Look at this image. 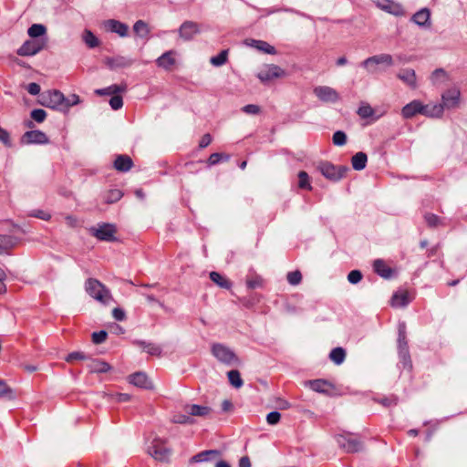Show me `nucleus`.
Returning a JSON list of instances; mask_svg holds the SVG:
<instances>
[{
  "label": "nucleus",
  "instance_id": "1",
  "mask_svg": "<svg viewBox=\"0 0 467 467\" xmlns=\"http://www.w3.org/2000/svg\"><path fill=\"white\" fill-rule=\"evenodd\" d=\"M86 292L104 306L115 302L109 289L96 278H88L85 283Z\"/></svg>",
  "mask_w": 467,
  "mask_h": 467
},
{
  "label": "nucleus",
  "instance_id": "2",
  "mask_svg": "<svg viewBox=\"0 0 467 467\" xmlns=\"http://www.w3.org/2000/svg\"><path fill=\"white\" fill-rule=\"evenodd\" d=\"M317 169L326 179L332 182L340 181L341 179L345 178L347 173L349 171V168L348 166H337L327 161H320L317 164Z\"/></svg>",
  "mask_w": 467,
  "mask_h": 467
},
{
  "label": "nucleus",
  "instance_id": "3",
  "mask_svg": "<svg viewBox=\"0 0 467 467\" xmlns=\"http://www.w3.org/2000/svg\"><path fill=\"white\" fill-rule=\"evenodd\" d=\"M212 354L222 363L232 366L240 365L241 360L235 353L227 346L221 343H214L212 346Z\"/></svg>",
  "mask_w": 467,
  "mask_h": 467
},
{
  "label": "nucleus",
  "instance_id": "4",
  "mask_svg": "<svg viewBox=\"0 0 467 467\" xmlns=\"http://www.w3.org/2000/svg\"><path fill=\"white\" fill-rule=\"evenodd\" d=\"M89 234L97 239L104 242H115L117 238L115 234L117 228L112 223H104L99 225V227H90Z\"/></svg>",
  "mask_w": 467,
  "mask_h": 467
},
{
  "label": "nucleus",
  "instance_id": "5",
  "mask_svg": "<svg viewBox=\"0 0 467 467\" xmlns=\"http://www.w3.org/2000/svg\"><path fill=\"white\" fill-rule=\"evenodd\" d=\"M337 443L347 453H355L363 450V442L358 439L351 437V434L337 435L336 437Z\"/></svg>",
  "mask_w": 467,
  "mask_h": 467
},
{
  "label": "nucleus",
  "instance_id": "6",
  "mask_svg": "<svg viewBox=\"0 0 467 467\" xmlns=\"http://www.w3.org/2000/svg\"><path fill=\"white\" fill-rule=\"evenodd\" d=\"M65 100L66 97L61 91L53 89L48 90L43 95V101L41 104L47 108L62 111V106L63 103H65Z\"/></svg>",
  "mask_w": 467,
  "mask_h": 467
},
{
  "label": "nucleus",
  "instance_id": "7",
  "mask_svg": "<svg viewBox=\"0 0 467 467\" xmlns=\"http://www.w3.org/2000/svg\"><path fill=\"white\" fill-rule=\"evenodd\" d=\"M163 442L164 441L161 439H155L151 445L148 448V453L156 461L168 462L171 454V450L163 447Z\"/></svg>",
  "mask_w": 467,
  "mask_h": 467
},
{
  "label": "nucleus",
  "instance_id": "8",
  "mask_svg": "<svg viewBox=\"0 0 467 467\" xmlns=\"http://www.w3.org/2000/svg\"><path fill=\"white\" fill-rule=\"evenodd\" d=\"M286 76L285 71L281 68L279 66L271 64L266 67L265 69L261 70L257 74V78L261 80L263 83H267L271 81L274 78H280Z\"/></svg>",
  "mask_w": 467,
  "mask_h": 467
},
{
  "label": "nucleus",
  "instance_id": "9",
  "mask_svg": "<svg viewBox=\"0 0 467 467\" xmlns=\"http://www.w3.org/2000/svg\"><path fill=\"white\" fill-rule=\"evenodd\" d=\"M48 142L47 134L39 130L26 131L21 137L22 144H47Z\"/></svg>",
  "mask_w": 467,
  "mask_h": 467
},
{
  "label": "nucleus",
  "instance_id": "10",
  "mask_svg": "<svg viewBox=\"0 0 467 467\" xmlns=\"http://www.w3.org/2000/svg\"><path fill=\"white\" fill-rule=\"evenodd\" d=\"M314 94L319 100L326 103H335L339 99V95L336 89L327 86H318L314 88Z\"/></svg>",
  "mask_w": 467,
  "mask_h": 467
},
{
  "label": "nucleus",
  "instance_id": "11",
  "mask_svg": "<svg viewBox=\"0 0 467 467\" xmlns=\"http://www.w3.org/2000/svg\"><path fill=\"white\" fill-rule=\"evenodd\" d=\"M45 47V42L40 40H26L18 49L17 55L21 57L34 56Z\"/></svg>",
  "mask_w": 467,
  "mask_h": 467
},
{
  "label": "nucleus",
  "instance_id": "12",
  "mask_svg": "<svg viewBox=\"0 0 467 467\" xmlns=\"http://www.w3.org/2000/svg\"><path fill=\"white\" fill-rule=\"evenodd\" d=\"M133 63V59L124 56L107 57L104 59V64L111 70L130 67Z\"/></svg>",
  "mask_w": 467,
  "mask_h": 467
},
{
  "label": "nucleus",
  "instance_id": "13",
  "mask_svg": "<svg viewBox=\"0 0 467 467\" xmlns=\"http://www.w3.org/2000/svg\"><path fill=\"white\" fill-rule=\"evenodd\" d=\"M200 33L199 25L193 21H185L179 28V36L184 41H190Z\"/></svg>",
  "mask_w": 467,
  "mask_h": 467
},
{
  "label": "nucleus",
  "instance_id": "14",
  "mask_svg": "<svg viewBox=\"0 0 467 467\" xmlns=\"http://www.w3.org/2000/svg\"><path fill=\"white\" fill-rule=\"evenodd\" d=\"M460 96L461 92L458 88L448 89L441 96L442 103L441 105H443V109L456 108L460 103Z\"/></svg>",
  "mask_w": 467,
  "mask_h": 467
},
{
  "label": "nucleus",
  "instance_id": "15",
  "mask_svg": "<svg viewBox=\"0 0 467 467\" xmlns=\"http://www.w3.org/2000/svg\"><path fill=\"white\" fill-rule=\"evenodd\" d=\"M87 368L89 373L92 374H101L109 372L112 369V367L108 362L101 360L99 358H88V363L87 364Z\"/></svg>",
  "mask_w": 467,
  "mask_h": 467
},
{
  "label": "nucleus",
  "instance_id": "16",
  "mask_svg": "<svg viewBox=\"0 0 467 467\" xmlns=\"http://www.w3.org/2000/svg\"><path fill=\"white\" fill-rule=\"evenodd\" d=\"M379 64H385L387 66H392L393 65V58L389 54H380L377 56L370 57L367 59H365L362 62V65L368 68L369 71L374 72L373 69L370 68L371 66H376Z\"/></svg>",
  "mask_w": 467,
  "mask_h": 467
},
{
  "label": "nucleus",
  "instance_id": "17",
  "mask_svg": "<svg viewBox=\"0 0 467 467\" xmlns=\"http://www.w3.org/2000/svg\"><path fill=\"white\" fill-rule=\"evenodd\" d=\"M129 382L133 384L136 387L145 389H152L153 384L149 379L146 373L139 371L135 372L129 376Z\"/></svg>",
  "mask_w": 467,
  "mask_h": 467
},
{
  "label": "nucleus",
  "instance_id": "18",
  "mask_svg": "<svg viewBox=\"0 0 467 467\" xmlns=\"http://www.w3.org/2000/svg\"><path fill=\"white\" fill-rule=\"evenodd\" d=\"M183 410L185 413L192 416H197V417H207L209 416L213 410L211 407L208 406H202L198 404H186L183 407Z\"/></svg>",
  "mask_w": 467,
  "mask_h": 467
},
{
  "label": "nucleus",
  "instance_id": "19",
  "mask_svg": "<svg viewBox=\"0 0 467 467\" xmlns=\"http://www.w3.org/2000/svg\"><path fill=\"white\" fill-rule=\"evenodd\" d=\"M423 109V104L420 100L415 99L402 108L401 114L404 119H411L417 114H421Z\"/></svg>",
  "mask_w": 467,
  "mask_h": 467
},
{
  "label": "nucleus",
  "instance_id": "20",
  "mask_svg": "<svg viewBox=\"0 0 467 467\" xmlns=\"http://www.w3.org/2000/svg\"><path fill=\"white\" fill-rule=\"evenodd\" d=\"M244 43L247 46L254 47L257 50H259L263 53H265V54L275 55L277 53V51L274 46L270 45L269 43H267L266 41H264V40H255V39L248 38V39L244 40Z\"/></svg>",
  "mask_w": 467,
  "mask_h": 467
},
{
  "label": "nucleus",
  "instance_id": "21",
  "mask_svg": "<svg viewBox=\"0 0 467 467\" xmlns=\"http://www.w3.org/2000/svg\"><path fill=\"white\" fill-rule=\"evenodd\" d=\"M104 25L107 30L118 34L121 37L128 35L129 26L120 21L109 19L105 21Z\"/></svg>",
  "mask_w": 467,
  "mask_h": 467
},
{
  "label": "nucleus",
  "instance_id": "22",
  "mask_svg": "<svg viewBox=\"0 0 467 467\" xmlns=\"http://www.w3.org/2000/svg\"><path fill=\"white\" fill-rule=\"evenodd\" d=\"M133 165L134 163L132 159L126 154L118 155L113 162L114 169L120 172L129 171Z\"/></svg>",
  "mask_w": 467,
  "mask_h": 467
},
{
  "label": "nucleus",
  "instance_id": "23",
  "mask_svg": "<svg viewBox=\"0 0 467 467\" xmlns=\"http://www.w3.org/2000/svg\"><path fill=\"white\" fill-rule=\"evenodd\" d=\"M175 54L176 52L174 50H169L165 52L160 57L157 58V66L164 68L165 70H171L176 62L174 58Z\"/></svg>",
  "mask_w": 467,
  "mask_h": 467
},
{
  "label": "nucleus",
  "instance_id": "24",
  "mask_svg": "<svg viewBox=\"0 0 467 467\" xmlns=\"http://www.w3.org/2000/svg\"><path fill=\"white\" fill-rule=\"evenodd\" d=\"M220 455L221 451L218 450H206L193 455L189 460V462L192 464L197 462H208L213 458L219 457Z\"/></svg>",
  "mask_w": 467,
  "mask_h": 467
},
{
  "label": "nucleus",
  "instance_id": "25",
  "mask_svg": "<svg viewBox=\"0 0 467 467\" xmlns=\"http://www.w3.org/2000/svg\"><path fill=\"white\" fill-rule=\"evenodd\" d=\"M311 389L319 393H328V391L334 389V386L325 379H314L307 382Z\"/></svg>",
  "mask_w": 467,
  "mask_h": 467
},
{
  "label": "nucleus",
  "instance_id": "26",
  "mask_svg": "<svg viewBox=\"0 0 467 467\" xmlns=\"http://www.w3.org/2000/svg\"><path fill=\"white\" fill-rule=\"evenodd\" d=\"M133 344L140 347L144 351L151 356L160 357L161 355V348L154 343L143 340H135Z\"/></svg>",
  "mask_w": 467,
  "mask_h": 467
},
{
  "label": "nucleus",
  "instance_id": "27",
  "mask_svg": "<svg viewBox=\"0 0 467 467\" xmlns=\"http://www.w3.org/2000/svg\"><path fill=\"white\" fill-rule=\"evenodd\" d=\"M374 271L383 278H390L393 274V270L386 265L382 259H377L373 263Z\"/></svg>",
  "mask_w": 467,
  "mask_h": 467
},
{
  "label": "nucleus",
  "instance_id": "28",
  "mask_svg": "<svg viewBox=\"0 0 467 467\" xmlns=\"http://www.w3.org/2000/svg\"><path fill=\"white\" fill-rule=\"evenodd\" d=\"M18 239L13 235L0 234V254L15 247Z\"/></svg>",
  "mask_w": 467,
  "mask_h": 467
},
{
  "label": "nucleus",
  "instance_id": "29",
  "mask_svg": "<svg viewBox=\"0 0 467 467\" xmlns=\"http://www.w3.org/2000/svg\"><path fill=\"white\" fill-rule=\"evenodd\" d=\"M430 11L427 8H423L420 11H418L416 14L412 16V21L420 26H429L431 25L430 23Z\"/></svg>",
  "mask_w": 467,
  "mask_h": 467
},
{
  "label": "nucleus",
  "instance_id": "30",
  "mask_svg": "<svg viewBox=\"0 0 467 467\" xmlns=\"http://www.w3.org/2000/svg\"><path fill=\"white\" fill-rule=\"evenodd\" d=\"M368 156L363 151H358L351 158V164L354 170L362 171L366 168Z\"/></svg>",
  "mask_w": 467,
  "mask_h": 467
},
{
  "label": "nucleus",
  "instance_id": "31",
  "mask_svg": "<svg viewBox=\"0 0 467 467\" xmlns=\"http://www.w3.org/2000/svg\"><path fill=\"white\" fill-rule=\"evenodd\" d=\"M210 279L216 284L219 287L224 289H231L233 284L227 279L225 276L222 275L220 273L213 271L210 273Z\"/></svg>",
  "mask_w": 467,
  "mask_h": 467
},
{
  "label": "nucleus",
  "instance_id": "32",
  "mask_svg": "<svg viewBox=\"0 0 467 467\" xmlns=\"http://www.w3.org/2000/svg\"><path fill=\"white\" fill-rule=\"evenodd\" d=\"M424 109L421 111V114L430 117V118H439L443 113V105H423Z\"/></svg>",
  "mask_w": 467,
  "mask_h": 467
},
{
  "label": "nucleus",
  "instance_id": "33",
  "mask_svg": "<svg viewBox=\"0 0 467 467\" xmlns=\"http://www.w3.org/2000/svg\"><path fill=\"white\" fill-rule=\"evenodd\" d=\"M127 86L124 85H111L105 88L96 89L95 93L99 96L114 95L126 91Z\"/></svg>",
  "mask_w": 467,
  "mask_h": 467
},
{
  "label": "nucleus",
  "instance_id": "34",
  "mask_svg": "<svg viewBox=\"0 0 467 467\" xmlns=\"http://www.w3.org/2000/svg\"><path fill=\"white\" fill-rule=\"evenodd\" d=\"M398 350H409L408 341L406 338V326L404 323L399 325L398 328Z\"/></svg>",
  "mask_w": 467,
  "mask_h": 467
},
{
  "label": "nucleus",
  "instance_id": "35",
  "mask_svg": "<svg viewBox=\"0 0 467 467\" xmlns=\"http://www.w3.org/2000/svg\"><path fill=\"white\" fill-rule=\"evenodd\" d=\"M398 78L404 81L407 85L411 88L416 87V75L415 71L410 68L404 69L398 74Z\"/></svg>",
  "mask_w": 467,
  "mask_h": 467
},
{
  "label": "nucleus",
  "instance_id": "36",
  "mask_svg": "<svg viewBox=\"0 0 467 467\" xmlns=\"http://www.w3.org/2000/svg\"><path fill=\"white\" fill-rule=\"evenodd\" d=\"M329 358L337 365H340L346 358V351L341 347H337L329 353Z\"/></svg>",
  "mask_w": 467,
  "mask_h": 467
},
{
  "label": "nucleus",
  "instance_id": "37",
  "mask_svg": "<svg viewBox=\"0 0 467 467\" xmlns=\"http://www.w3.org/2000/svg\"><path fill=\"white\" fill-rule=\"evenodd\" d=\"M82 38L89 48H94L99 45V38L88 29L84 30Z\"/></svg>",
  "mask_w": 467,
  "mask_h": 467
},
{
  "label": "nucleus",
  "instance_id": "38",
  "mask_svg": "<svg viewBox=\"0 0 467 467\" xmlns=\"http://www.w3.org/2000/svg\"><path fill=\"white\" fill-rule=\"evenodd\" d=\"M123 196V192L119 189H112L108 191L104 195V201L108 204L114 203L119 201Z\"/></svg>",
  "mask_w": 467,
  "mask_h": 467
},
{
  "label": "nucleus",
  "instance_id": "39",
  "mask_svg": "<svg viewBox=\"0 0 467 467\" xmlns=\"http://www.w3.org/2000/svg\"><path fill=\"white\" fill-rule=\"evenodd\" d=\"M298 177V188L302 190L311 191L312 186L310 183V177L305 171H300L297 174Z\"/></svg>",
  "mask_w": 467,
  "mask_h": 467
},
{
  "label": "nucleus",
  "instance_id": "40",
  "mask_svg": "<svg viewBox=\"0 0 467 467\" xmlns=\"http://www.w3.org/2000/svg\"><path fill=\"white\" fill-rule=\"evenodd\" d=\"M47 27L42 24H33L27 30V34L32 38H36L46 35Z\"/></svg>",
  "mask_w": 467,
  "mask_h": 467
},
{
  "label": "nucleus",
  "instance_id": "41",
  "mask_svg": "<svg viewBox=\"0 0 467 467\" xmlns=\"http://www.w3.org/2000/svg\"><path fill=\"white\" fill-rule=\"evenodd\" d=\"M133 31L140 37H146L150 34V28L143 20H138L134 24Z\"/></svg>",
  "mask_w": 467,
  "mask_h": 467
},
{
  "label": "nucleus",
  "instance_id": "42",
  "mask_svg": "<svg viewBox=\"0 0 467 467\" xmlns=\"http://www.w3.org/2000/svg\"><path fill=\"white\" fill-rule=\"evenodd\" d=\"M227 376H228L229 382L234 388L239 389L243 386L244 382H243V379H241V374L238 370H236V369L230 370L227 373Z\"/></svg>",
  "mask_w": 467,
  "mask_h": 467
},
{
  "label": "nucleus",
  "instance_id": "43",
  "mask_svg": "<svg viewBox=\"0 0 467 467\" xmlns=\"http://www.w3.org/2000/svg\"><path fill=\"white\" fill-rule=\"evenodd\" d=\"M373 400L386 408H389L391 406H396L398 404L399 399L395 395H390L384 398H374Z\"/></svg>",
  "mask_w": 467,
  "mask_h": 467
},
{
  "label": "nucleus",
  "instance_id": "44",
  "mask_svg": "<svg viewBox=\"0 0 467 467\" xmlns=\"http://www.w3.org/2000/svg\"><path fill=\"white\" fill-rule=\"evenodd\" d=\"M408 295L407 293L394 294L391 298V304L393 306H405L408 305Z\"/></svg>",
  "mask_w": 467,
  "mask_h": 467
},
{
  "label": "nucleus",
  "instance_id": "45",
  "mask_svg": "<svg viewBox=\"0 0 467 467\" xmlns=\"http://www.w3.org/2000/svg\"><path fill=\"white\" fill-rule=\"evenodd\" d=\"M263 285H264V279L260 275H255L248 277L246 279V286L249 289L260 288V287H263Z\"/></svg>",
  "mask_w": 467,
  "mask_h": 467
},
{
  "label": "nucleus",
  "instance_id": "46",
  "mask_svg": "<svg viewBox=\"0 0 467 467\" xmlns=\"http://www.w3.org/2000/svg\"><path fill=\"white\" fill-rule=\"evenodd\" d=\"M228 57V50H222L217 56L211 58V63L215 67L223 66L226 63Z\"/></svg>",
  "mask_w": 467,
  "mask_h": 467
},
{
  "label": "nucleus",
  "instance_id": "47",
  "mask_svg": "<svg viewBox=\"0 0 467 467\" xmlns=\"http://www.w3.org/2000/svg\"><path fill=\"white\" fill-rule=\"evenodd\" d=\"M357 113L358 116L362 119H368L369 117H372L375 113L372 107L367 103H362L360 107L358 108Z\"/></svg>",
  "mask_w": 467,
  "mask_h": 467
},
{
  "label": "nucleus",
  "instance_id": "48",
  "mask_svg": "<svg viewBox=\"0 0 467 467\" xmlns=\"http://www.w3.org/2000/svg\"><path fill=\"white\" fill-rule=\"evenodd\" d=\"M383 1L386 2V5H381V4L378 3V5L381 9H383L390 14L396 15V16L400 14V5H394L392 2H390L389 0H383Z\"/></svg>",
  "mask_w": 467,
  "mask_h": 467
},
{
  "label": "nucleus",
  "instance_id": "49",
  "mask_svg": "<svg viewBox=\"0 0 467 467\" xmlns=\"http://www.w3.org/2000/svg\"><path fill=\"white\" fill-rule=\"evenodd\" d=\"M171 421L177 424H193L195 420L189 414H177L174 415Z\"/></svg>",
  "mask_w": 467,
  "mask_h": 467
},
{
  "label": "nucleus",
  "instance_id": "50",
  "mask_svg": "<svg viewBox=\"0 0 467 467\" xmlns=\"http://www.w3.org/2000/svg\"><path fill=\"white\" fill-rule=\"evenodd\" d=\"M229 159H230V156L228 154L215 152V153H213L210 155L207 162L210 166H213V165L219 163L220 161H222V160L227 161H229Z\"/></svg>",
  "mask_w": 467,
  "mask_h": 467
},
{
  "label": "nucleus",
  "instance_id": "51",
  "mask_svg": "<svg viewBox=\"0 0 467 467\" xmlns=\"http://www.w3.org/2000/svg\"><path fill=\"white\" fill-rule=\"evenodd\" d=\"M78 103H80V99L78 95L72 94L68 98H66L65 103H63L62 106V111L67 112L70 107L77 105Z\"/></svg>",
  "mask_w": 467,
  "mask_h": 467
},
{
  "label": "nucleus",
  "instance_id": "52",
  "mask_svg": "<svg viewBox=\"0 0 467 467\" xmlns=\"http://www.w3.org/2000/svg\"><path fill=\"white\" fill-rule=\"evenodd\" d=\"M0 397H7L10 400L15 398L14 391L9 388L6 382L0 379Z\"/></svg>",
  "mask_w": 467,
  "mask_h": 467
},
{
  "label": "nucleus",
  "instance_id": "53",
  "mask_svg": "<svg viewBox=\"0 0 467 467\" xmlns=\"http://www.w3.org/2000/svg\"><path fill=\"white\" fill-rule=\"evenodd\" d=\"M286 278L290 285H297L302 281V274L299 270L289 272Z\"/></svg>",
  "mask_w": 467,
  "mask_h": 467
},
{
  "label": "nucleus",
  "instance_id": "54",
  "mask_svg": "<svg viewBox=\"0 0 467 467\" xmlns=\"http://www.w3.org/2000/svg\"><path fill=\"white\" fill-rule=\"evenodd\" d=\"M333 143L336 146H343L347 143V135L342 130H337L333 134Z\"/></svg>",
  "mask_w": 467,
  "mask_h": 467
},
{
  "label": "nucleus",
  "instance_id": "55",
  "mask_svg": "<svg viewBox=\"0 0 467 467\" xmlns=\"http://www.w3.org/2000/svg\"><path fill=\"white\" fill-rule=\"evenodd\" d=\"M399 357L400 358V361L403 364V367L408 369L412 368V362L410 359V355L409 350L400 351Z\"/></svg>",
  "mask_w": 467,
  "mask_h": 467
},
{
  "label": "nucleus",
  "instance_id": "56",
  "mask_svg": "<svg viewBox=\"0 0 467 467\" xmlns=\"http://www.w3.org/2000/svg\"><path fill=\"white\" fill-rule=\"evenodd\" d=\"M30 116L33 120L42 123L47 118V112L42 109H36L31 111Z\"/></svg>",
  "mask_w": 467,
  "mask_h": 467
},
{
  "label": "nucleus",
  "instance_id": "57",
  "mask_svg": "<svg viewBox=\"0 0 467 467\" xmlns=\"http://www.w3.org/2000/svg\"><path fill=\"white\" fill-rule=\"evenodd\" d=\"M89 357L85 355L81 351H74L69 353L66 358L65 360L67 362H72L73 360H88Z\"/></svg>",
  "mask_w": 467,
  "mask_h": 467
},
{
  "label": "nucleus",
  "instance_id": "58",
  "mask_svg": "<svg viewBox=\"0 0 467 467\" xmlns=\"http://www.w3.org/2000/svg\"><path fill=\"white\" fill-rule=\"evenodd\" d=\"M107 337H108V333L106 330L93 332L91 335L92 342L97 345L103 343L107 339Z\"/></svg>",
  "mask_w": 467,
  "mask_h": 467
},
{
  "label": "nucleus",
  "instance_id": "59",
  "mask_svg": "<svg viewBox=\"0 0 467 467\" xmlns=\"http://www.w3.org/2000/svg\"><path fill=\"white\" fill-rule=\"evenodd\" d=\"M424 219L429 227L435 228L440 224V218L433 213H426Z\"/></svg>",
  "mask_w": 467,
  "mask_h": 467
},
{
  "label": "nucleus",
  "instance_id": "60",
  "mask_svg": "<svg viewBox=\"0 0 467 467\" xmlns=\"http://www.w3.org/2000/svg\"><path fill=\"white\" fill-rule=\"evenodd\" d=\"M431 79L433 83H437L438 81L447 79V74L444 69L437 68L432 72Z\"/></svg>",
  "mask_w": 467,
  "mask_h": 467
},
{
  "label": "nucleus",
  "instance_id": "61",
  "mask_svg": "<svg viewBox=\"0 0 467 467\" xmlns=\"http://www.w3.org/2000/svg\"><path fill=\"white\" fill-rule=\"evenodd\" d=\"M362 273L359 270H352L348 275V280L351 284H358L362 279Z\"/></svg>",
  "mask_w": 467,
  "mask_h": 467
},
{
  "label": "nucleus",
  "instance_id": "62",
  "mask_svg": "<svg viewBox=\"0 0 467 467\" xmlns=\"http://www.w3.org/2000/svg\"><path fill=\"white\" fill-rule=\"evenodd\" d=\"M0 141L6 147L12 146V141L10 139L9 132L1 127H0Z\"/></svg>",
  "mask_w": 467,
  "mask_h": 467
},
{
  "label": "nucleus",
  "instance_id": "63",
  "mask_svg": "<svg viewBox=\"0 0 467 467\" xmlns=\"http://www.w3.org/2000/svg\"><path fill=\"white\" fill-rule=\"evenodd\" d=\"M109 105L110 107L114 109V110H117V109H119L120 108H122L123 106V99H122V97L119 96V95H115L113 96L110 99H109Z\"/></svg>",
  "mask_w": 467,
  "mask_h": 467
},
{
  "label": "nucleus",
  "instance_id": "64",
  "mask_svg": "<svg viewBox=\"0 0 467 467\" xmlns=\"http://www.w3.org/2000/svg\"><path fill=\"white\" fill-rule=\"evenodd\" d=\"M281 414L278 411H272L267 414L266 416V421L270 425L277 424L280 421Z\"/></svg>",
  "mask_w": 467,
  "mask_h": 467
}]
</instances>
